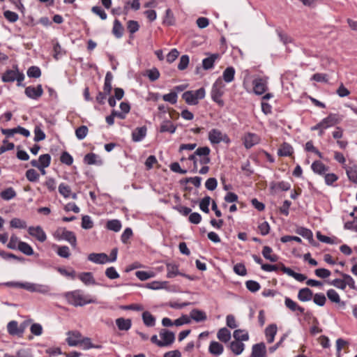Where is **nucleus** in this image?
<instances>
[{
    "instance_id": "1",
    "label": "nucleus",
    "mask_w": 357,
    "mask_h": 357,
    "mask_svg": "<svg viewBox=\"0 0 357 357\" xmlns=\"http://www.w3.org/2000/svg\"><path fill=\"white\" fill-rule=\"evenodd\" d=\"M65 297L68 303L75 306H84L86 304L96 303V299L90 295H86L83 291L77 289L65 294Z\"/></svg>"
},
{
    "instance_id": "2",
    "label": "nucleus",
    "mask_w": 357,
    "mask_h": 357,
    "mask_svg": "<svg viewBox=\"0 0 357 357\" xmlns=\"http://www.w3.org/2000/svg\"><path fill=\"white\" fill-rule=\"evenodd\" d=\"M233 337L235 339L229 344V349L235 355H240L244 350L245 344L242 341H248L249 335L248 332L241 329L235 330L233 333Z\"/></svg>"
},
{
    "instance_id": "3",
    "label": "nucleus",
    "mask_w": 357,
    "mask_h": 357,
    "mask_svg": "<svg viewBox=\"0 0 357 357\" xmlns=\"http://www.w3.org/2000/svg\"><path fill=\"white\" fill-rule=\"evenodd\" d=\"M1 79L3 82H13L17 81V86H24L22 82L24 79V75L20 72L17 65H13V69H8L2 75Z\"/></svg>"
},
{
    "instance_id": "4",
    "label": "nucleus",
    "mask_w": 357,
    "mask_h": 357,
    "mask_svg": "<svg viewBox=\"0 0 357 357\" xmlns=\"http://www.w3.org/2000/svg\"><path fill=\"white\" fill-rule=\"evenodd\" d=\"M225 86V85L221 77H219L213 83L211 91L212 100L220 107H222L225 105L223 100L221 98L224 94Z\"/></svg>"
},
{
    "instance_id": "5",
    "label": "nucleus",
    "mask_w": 357,
    "mask_h": 357,
    "mask_svg": "<svg viewBox=\"0 0 357 357\" xmlns=\"http://www.w3.org/2000/svg\"><path fill=\"white\" fill-rule=\"evenodd\" d=\"M54 236L58 240H65L69 242L73 248L77 246V238L75 233L66 228H58L54 232Z\"/></svg>"
},
{
    "instance_id": "6",
    "label": "nucleus",
    "mask_w": 357,
    "mask_h": 357,
    "mask_svg": "<svg viewBox=\"0 0 357 357\" xmlns=\"http://www.w3.org/2000/svg\"><path fill=\"white\" fill-rule=\"evenodd\" d=\"M159 335L162 339L161 344L162 347H169L174 342L175 334L171 331L167 329H161L159 333Z\"/></svg>"
},
{
    "instance_id": "7",
    "label": "nucleus",
    "mask_w": 357,
    "mask_h": 357,
    "mask_svg": "<svg viewBox=\"0 0 357 357\" xmlns=\"http://www.w3.org/2000/svg\"><path fill=\"white\" fill-rule=\"evenodd\" d=\"M25 95L33 100H38L43 94V89L41 84H38L36 87L29 86L25 88Z\"/></svg>"
},
{
    "instance_id": "8",
    "label": "nucleus",
    "mask_w": 357,
    "mask_h": 357,
    "mask_svg": "<svg viewBox=\"0 0 357 357\" xmlns=\"http://www.w3.org/2000/svg\"><path fill=\"white\" fill-rule=\"evenodd\" d=\"M211 149L208 146H202L196 149L195 154L201 158L199 160L201 165H206L211 162V158L209 157Z\"/></svg>"
},
{
    "instance_id": "9",
    "label": "nucleus",
    "mask_w": 357,
    "mask_h": 357,
    "mask_svg": "<svg viewBox=\"0 0 357 357\" xmlns=\"http://www.w3.org/2000/svg\"><path fill=\"white\" fill-rule=\"evenodd\" d=\"M26 291L30 292H38L42 294H48L51 291L49 285L27 282Z\"/></svg>"
},
{
    "instance_id": "10",
    "label": "nucleus",
    "mask_w": 357,
    "mask_h": 357,
    "mask_svg": "<svg viewBox=\"0 0 357 357\" xmlns=\"http://www.w3.org/2000/svg\"><path fill=\"white\" fill-rule=\"evenodd\" d=\"M205 54L208 56L202 60V68L205 70H211L213 68L215 61L220 59V55L218 53L211 54L208 52Z\"/></svg>"
},
{
    "instance_id": "11",
    "label": "nucleus",
    "mask_w": 357,
    "mask_h": 357,
    "mask_svg": "<svg viewBox=\"0 0 357 357\" xmlns=\"http://www.w3.org/2000/svg\"><path fill=\"white\" fill-rule=\"evenodd\" d=\"M68 337L66 342L70 347H76L79 345L82 337L81 333L78 331H69L67 333Z\"/></svg>"
},
{
    "instance_id": "12",
    "label": "nucleus",
    "mask_w": 357,
    "mask_h": 357,
    "mask_svg": "<svg viewBox=\"0 0 357 357\" xmlns=\"http://www.w3.org/2000/svg\"><path fill=\"white\" fill-rule=\"evenodd\" d=\"M29 235L35 237L38 241L43 243L46 241L47 236L40 226L29 227L28 229Z\"/></svg>"
},
{
    "instance_id": "13",
    "label": "nucleus",
    "mask_w": 357,
    "mask_h": 357,
    "mask_svg": "<svg viewBox=\"0 0 357 357\" xmlns=\"http://www.w3.org/2000/svg\"><path fill=\"white\" fill-rule=\"evenodd\" d=\"M1 132L8 137L13 136L15 133L21 134L26 137L30 136L29 130L20 126L12 129H1Z\"/></svg>"
},
{
    "instance_id": "14",
    "label": "nucleus",
    "mask_w": 357,
    "mask_h": 357,
    "mask_svg": "<svg viewBox=\"0 0 357 357\" xmlns=\"http://www.w3.org/2000/svg\"><path fill=\"white\" fill-rule=\"evenodd\" d=\"M250 357H266V347L264 342L252 345Z\"/></svg>"
},
{
    "instance_id": "15",
    "label": "nucleus",
    "mask_w": 357,
    "mask_h": 357,
    "mask_svg": "<svg viewBox=\"0 0 357 357\" xmlns=\"http://www.w3.org/2000/svg\"><path fill=\"white\" fill-rule=\"evenodd\" d=\"M280 270L284 273H286L289 276L294 278L295 280H296L298 282H303L304 280H305L307 279V277L305 275H303L302 273H296L290 268L285 266L284 264L281 262H280Z\"/></svg>"
},
{
    "instance_id": "16",
    "label": "nucleus",
    "mask_w": 357,
    "mask_h": 357,
    "mask_svg": "<svg viewBox=\"0 0 357 357\" xmlns=\"http://www.w3.org/2000/svg\"><path fill=\"white\" fill-rule=\"evenodd\" d=\"M253 91L257 95H261L267 90L266 82L261 78L253 80Z\"/></svg>"
},
{
    "instance_id": "17",
    "label": "nucleus",
    "mask_w": 357,
    "mask_h": 357,
    "mask_svg": "<svg viewBox=\"0 0 357 357\" xmlns=\"http://www.w3.org/2000/svg\"><path fill=\"white\" fill-rule=\"evenodd\" d=\"M342 119L337 114H330L327 117L321 120L324 128L332 127L341 121Z\"/></svg>"
},
{
    "instance_id": "18",
    "label": "nucleus",
    "mask_w": 357,
    "mask_h": 357,
    "mask_svg": "<svg viewBox=\"0 0 357 357\" xmlns=\"http://www.w3.org/2000/svg\"><path fill=\"white\" fill-rule=\"evenodd\" d=\"M88 259L95 264H104L109 262V257L105 253H91Z\"/></svg>"
},
{
    "instance_id": "19",
    "label": "nucleus",
    "mask_w": 357,
    "mask_h": 357,
    "mask_svg": "<svg viewBox=\"0 0 357 357\" xmlns=\"http://www.w3.org/2000/svg\"><path fill=\"white\" fill-rule=\"evenodd\" d=\"M259 138L257 135L255 133L248 132L243 138V144L246 149H250L255 144H258Z\"/></svg>"
},
{
    "instance_id": "20",
    "label": "nucleus",
    "mask_w": 357,
    "mask_h": 357,
    "mask_svg": "<svg viewBox=\"0 0 357 357\" xmlns=\"http://www.w3.org/2000/svg\"><path fill=\"white\" fill-rule=\"evenodd\" d=\"M312 171L317 174L324 176L328 171L329 167L325 165L322 162L316 160L311 165Z\"/></svg>"
},
{
    "instance_id": "21",
    "label": "nucleus",
    "mask_w": 357,
    "mask_h": 357,
    "mask_svg": "<svg viewBox=\"0 0 357 357\" xmlns=\"http://www.w3.org/2000/svg\"><path fill=\"white\" fill-rule=\"evenodd\" d=\"M224 347L222 344L216 341H211L209 347L208 351L211 354L215 356H219L223 353Z\"/></svg>"
},
{
    "instance_id": "22",
    "label": "nucleus",
    "mask_w": 357,
    "mask_h": 357,
    "mask_svg": "<svg viewBox=\"0 0 357 357\" xmlns=\"http://www.w3.org/2000/svg\"><path fill=\"white\" fill-rule=\"evenodd\" d=\"M147 128L146 126L137 128L132 132V139L133 142H138L142 141L146 135Z\"/></svg>"
},
{
    "instance_id": "23",
    "label": "nucleus",
    "mask_w": 357,
    "mask_h": 357,
    "mask_svg": "<svg viewBox=\"0 0 357 357\" xmlns=\"http://www.w3.org/2000/svg\"><path fill=\"white\" fill-rule=\"evenodd\" d=\"M312 297L313 292L308 287L301 289L298 293V298L300 301L302 302L310 301V300H312Z\"/></svg>"
},
{
    "instance_id": "24",
    "label": "nucleus",
    "mask_w": 357,
    "mask_h": 357,
    "mask_svg": "<svg viewBox=\"0 0 357 357\" xmlns=\"http://www.w3.org/2000/svg\"><path fill=\"white\" fill-rule=\"evenodd\" d=\"M222 132L220 130L213 128L208 132V139L211 144H217L222 141Z\"/></svg>"
},
{
    "instance_id": "25",
    "label": "nucleus",
    "mask_w": 357,
    "mask_h": 357,
    "mask_svg": "<svg viewBox=\"0 0 357 357\" xmlns=\"http://www.w3.org/2000/svg\"><path fill=\"white\" fill-rule=\"evenodd\" d=\"M284 305L288 309H289L292 312L298 311L301 314L304 313V307L298 305L297 303H296L289 297L285 298Z\"/></svg>"
},
{
    "instance_id": "26",
    "label": "nucleus",
    "mask_w": 357,
    "mask_h": 357,
    "mask_svg": "<svg viewBox=\"0 0 357 357\" xmlns=\"http://www.w3.org/2000/svg\"><path fill=\"white\" fill-rule=\"evenodd\" d=\"M190 316V318L196 322L204 321L207 319L206 312L198 309L192 310Z\"/></svg>"
},
{
    "instance_id": "27",
    "label": "nucleus",
    "mask_w": 357,
    "mask_h": 357,
    "mask_svg": "<svg viewBox=\"0 0 357 357\" xmlns=\"http://www.w3.org/2000/svg\"><path fill=\"white\" fill-rule=\"evenodd\" d=\"M116 325L120 331H128L132 326V321L130 319H125L120 317L116 319Z\"/></svg>"
},
{
    "instance_id": "28",
    "label": "nucleus",
    "mask_w": 357,
    "mask_h": 357,
    "mask_svg": "<svg viewBox=\"0 0 357 357\" xmlns=\"http://www.w3.org/2000/svg\"><path fill=\"white\" fill-rule=\"evenodd\" d=\"M293 153L294 149L292 146L287 142H283L278 151V155L282 157L290 156Z\"/></svg>"
},
{
    "instance_id": "29",
    "label": "nucleus",
    "mask_w": 357,
    "mask_h": 357,
    "mask_svg": "<svg viewBox=\"0 0 357 357\" xmlns=\"http://www.w3.org/2000/svg\"><path fill=\"white\" fill-rule=\"evenodd\" d=\"M176 126H174L169 119L164 120L160 125L159 131L160 132H168L173 134L176 132Z\"/></svg>"
},
{
    "instance_id": "30",
    "label": "nucleus",
    "mask_w": 357,
    "mask_h": 357,
    "mask_svg": "<svg viewBox=\"0 0 357 357\" xmlns=\"http://www.w3.org/2000/svg\"><path fill=\"white\" fill-rule=\"evenodd\" d=\"M277 333V326L275 324H270L265 330V335L267 338V342L271 344L273 342L275 336Z\"/></svg>"
},
{
    "instance_id": "31",
    "label": "nucleus",
    "mask_w": 357,
    "mask_h": 357,
    "mask_svg": "<svg viewBox=\"0 0 357 357\" xmlns=\"http://www.w3.org/2000/svg\"><path fill=\"white\" fill-rule=\"evenodd\" d=\"M348 178L352 183L357 184V165L344 167Z\"/></svg>"
},
{
    "instance_id": "32",
    "label": "nucleus",
    "mask_w": 357,
    "mask_h": 357,
    "mask_svg": "<svg viewBox=\"0 0 357 357\" xmlns=\"http://www.w3.org/2000/svg\"><path fill=\"white\" fill-rule=\"evenodd\" d=\"M124 28L121 22L116 19L114 21L112 33L116 38H121L123 35Z\"/></svg>"
},
{
    "instance_id": "33",
    "label": "nucleus",
    "mask_w": 357,
    "mask_h": 357,
    "mask_svg": "<svg viewBox=\"0 0 357 357\" xmlns=\"http://www.w3.org/2000/svg\"><path fill=\"white\" fill-rule=\"evenodd\" d=\"M272 252L273 250L271 247L265 245L263 248L261 253L266 259L269 260L271 262H276L278 260V256L275 254L271 255Z\"/></svg>"
},
{
    "instance_id": "34",
    "label": "nucleus",
    "mask_w": 357,
    "mask_h": 357,
    "mask_svg": "<svg viewBox=\"0 0 357 357\" xmlns=\"http://www.w3.org/2000/svg\"><path fill=\"white\" fill-rule=\"evenodd\" d=\"M235 69L232 66H229L225 68L222 73V78L225 82L230 83L234 79Z\"/></svg>"
},
{
    "instance_id": "35",
    "label": "nucleus",
    "mask_w": 357,
    "mask_h": 357,
    "mask_svg": "<svg viewBox=\"0 0 357 357\" xmlns=\"http://www.w3.org/2000/svg\"><path fill=\"white\" fill-rule=\"evenodd\" d=\"M79 279L86 285L96 284L95 279L91 272H84L78 275Z\"/></svg>"
},
{
    "instance_id": "36",
    "label": "nucleus",
    "mask_w": 357,
    "mask_h": 357,
    "mask_svg": "<svg viewBox=\"0 0 357 357\" xmlns=\"http://www.w3.org/2000/svg\"><path fill=\"white\" fill-rule=\"evenodd\" d=\"M270 188L272 190H280L282 191H287L291 188V184L289 182L286 181H280V182H271L270 184Z\"/></svg>"
},
{
    "instance_id": "37",
    "label": "nucleus",
    "mask_w": 357,
    "mask_h": 357,
    "mask_svg": "<svg viewBox=\"0 0 357 357\" xmlns=\"http://www.w3.org/2000/svg\"><path fill=\"white\" fill-rule=\"evenodd\" d=\"M217 337L222 342H228L231 339V332L225 327L222 328L218 331Z\"/></svg>"
},
{
    "instance_id": "38",
    "label": "nucleus",
    "mask_w": 357,
    "mask_h": 357,
    "mask_svg": "<svg viewBox=\"0 0 357 357\" xmlns=\"http://www.w3.org/2000/svg\"><path fill=\"white\" fill-rule=\"evenodd\" d=\"M113 79V75L111 72H107L105 78V83L103 86V93L107 94V96L110 94L112 86V81Z\"/></svg>"
},
{
    "instance_id": "39",
    "label": "nucleus",
    "mask_w": 357,
    "mask_h": 357,
    "mask_svg": "<svg viewBox=\"0 0 357 357\" xmlns=\"http://www.w3.org/2000/svg\"><path fill=\"white\" fill-rule=\"evenodd\" d=\"M143 322L147 327H153L155 324V318L149 312L145 311L142 315Z\"/></svg>"
},
{
    "instance_id": "40",
    "label": "nucleus",
    "mask_w": 357,
    "mask_h": 357,
    "mask_svg": "<svg viewBox=\"0 0 357 357\" xmlns=\"http://www.w3.org/2000/svg\"><path fill=\"white\" fill-rule=\"evenodd\" d=\"M182 98L189 105H196L199 102L197 99L194 96L192 91H187L184 92L182 95Z\"/></svg>"
},
{
    "instance_id": "41",
    "label": "nucleus",
    "mask_w": 357,
    "mask_h": 357,
    "mask_svg": "<svg viewBox=\"0 0 357 357\" xmlns=\"http://www.w3.org/2000/svg\"><path fill=\"white\" fill-rule=\"evenodd\" d=\"M16 195V192L12 187H9L0 192V197L5 201H9L15 198Z\"/></svg>"
},
{
    "instance_id": "42",
    "label": "nucleus",
    "mask_w": 357,
    "mask_h": 357,
    "mask_svg": "<svg viewBox=\"0 0 357 357\" xmlns=\"http://www.w3.org/2000/svg\"><path fill=\"white\" fill-rule=\"evenodd\" d=\"M7 331L9 335L20 337L18 322L17 321L13 320L9 321L7 324Z\"/></svg>"
},
{
    "instance_id": "43",
    "label": "nucleus",
    "mask_w": 357,
    "mask_h": 357,
    "mask_svg": "<svg viewBox=\"0 0 357 357\" xmlns=\"http://www.w3.org/2000/svg\"><path fill=\"white\" fill-rule=\"evenodd\" d=\"M17 248L20 252H22V253L27 256H31L33 255V248L29 243L26 242L20 241L18 243Z\"/></svg>"
},
{
    "instance_id": "44",
    "label": "nucleus",
    "mask_w": 357,
    "mask_h": 357,
    "mask_svg": "<svg viewBox=\"0 0 357 357\" xmlns=\"http://www.w3.org/2000/svg\"><path fill=\"white\" fill-rule=\"evenodd\" d=\"M139 29V24L137 21L128 20L127 22V30L130 33V38H132V35L138 31Z\"/></svg>"
},
{
    "instance_id": "45",
    "label": "nucleus",
    "mask_w": 357,
    "mask_h": 357,
    "mask_svg": "<svg viewBox=\"0 0 357 357\" xmlns=\"http://www.w3.org/2000/svg\"><path fill=\"white\" fill-rule=\"evenodd\" d=\"M167 277L168 278H172L176 275H179L181 273L178 271V267L176 264H167Z\"/></svg>"
},
{
    "instance_id": "46",
    "label": "nucleus",
    "mask_w": 357,
    "mask_h": 357,
    "mask_svg": "<svg viewBox=\"0 0 357 357\" xmlns=\"http://www.w3.org/2000/svg\"><path fill=\"white\" fill-rule=\"evenodd\" d=\"M107 228L115 232L119 231L121 229V222L119 220H111L107 222Z\"/></svg>"
},
{
    "instance_id": "47",
    "label": "nucleus",
    "mask_w": 357,
    "mask_h": 357,
    "mask_svg": "<svg viewBox=\"0 0 357 357\" xmlns=\"http://www.w3.org/2000/svg\"><path fill=\"white\" fill-rule=\"evenodd\" d=\"M340 273L342 275V277L343 278L342 280H343V281H344L345 287H347V285H348L349 287V288L351 289H354V290L357 289L356 284H355V281L351 275L346 274V273Z\"/></svg>"
},
{
    "instance_id": "48",
    "label": "nucleus",
    "mask_w": 357,
    "mask_h": 357,
    "mask_svg": "<svg viewBox=\"0 0 357 357\" xmlns=\"http://www.w3.org/2000/svg\"><path fill=\"white\" fill-rule=\"evenodd\" d=\"M26 74L29 77L38 78L41 76V70L39 67L32 66L28 68Z\"/></svg>"
},
{
    "instance_id": "49",
    "label": "nucleus",
    "mask_w": 357,
    "mask_h": 357,
    "mask_svg": "<svg viewBox=\"0 0 357 357\" xmlns=\"http://www.w3.org/2000/svg\"><path fill=\"white\" fill-rule=\"evenodd\" d=\"M38 162L40 167H48L51 163V155L48 153L40 155Z\"/></svg>"
},
{
    "instance_id": "50",
    "label": "nucleus",
    "mask_w": 357,
    "mask_h": 357,
    "mask_svg": "<svg viewBox=\"0 0 357 357\" xmlns=\"http://www.w3.org/2000/svg\"><path fill=\"white\" fill-rule=\"evenodd\" d=\"M59 192L64 197V198H68L70 197L71 195V189L70 187L64 183H61L59 185Z\"/></svg>"
},
{
    "instance_id": "51",
    "label": "nucleus",
    "mask_w": 357,
    "mask_h": 357,
    "mask_svg": "<svg viewBox=\"0 0 357 357\" xmlns=\"http://www.w3.org/2000/svg\"><path fill=\"white\" fill-rule=\"evenodd\" d=\"M39 177V174L34 169H29L26 172V178L30 182L38 181Z\"/></svg>"
},
{
    "instance_id": "52",
    "label": "nucleus",
    "mask_w": 357,
    "mask_h": 357,
    "mask_svg": "<svg viewBox=\"0 0 357 357\" xmlns=\"http://www.w3.org/2000/svg\"><path fill=\"white\" fill-rule=\"evenodd\" d=\"M89 132V129L86 126H81L75 130V135L79 140L84 139Z\"/></svg>"
},
{
    "instance_id": "53",
    "label": "nucleus",
    "mask_w": 357,
    "mask_h": 357,
    "mask_svg": "<svg viewBox=\"0 0 357 357\" xmlns=\"http://www.w3.org/2000/svg\"><path fill=\"white\" fill-rule=\"evenodd\" d=\"M296 233L307 240L311 238V236L313 235L312 231L310 229L303 227H298L296 230Z\"/></svg>"
},
{
    "instance_id": "54",
    "label": "nucleus",
    "mask_w": 357,
    "mask_h": 357,
    "mask_svg": "<svg viewBox=\"0 0 357 357\" xmlns=\"http://www.w3.org/2000/svg\"><path fill=\"white\" fill-rule=\"evenodd\" d=\"M312 298L313 302L321 307L324 306L326 302V298L323 293H317L313 295Z\"/></svg>"
},
{
    "instance_id": "55",
    "label": "nucleus",
    "mask_w": 357,
    "mask_h": 357,
    "mask_svg": "<svg viewBox=\"0 0 357 357\" xmlns=\"http://www.w3.org/2000/svg\"><path fill=\"white\" fill-rule=\"evenodd\" d=\"M10 225L11 227L17 229H24L26 227V222L17 218H13L10 222Z\"/></svg>"
},
{
    "instance_id": "56",
    "label": "nucleus",
    "mask_w": 357,
    "mask_h": 357,
    "mask_svg": "<svg viewBox=\"0 0 357 357\" xmlns=\"http://www.w3.org/2000/svg\"><path fill=\"white\" fill-rule=\"evenodd\" d=\"M211 202V197L209 196H205L199 202V208L200 209L206 213H209V204Z\"/></svg>"
},
{
    "instance_id": "57",
    "label": "nucleus",
    "mask_w": 357,
    "mask_h": 357,
    "mask_svg": "<svg viewBox=\"0 0 357 357\" xmlns=\"http://www.w3.org/2000/svg\"><path fill=\"white\" fill-rule=\"evenodd\" d=\"M81 225L84 229H90L93 227V222L89 215H85L82 218Z\"/></svg>"
},
{
    "instance_id": "58",
    "label": "nucleus",
    "mask_w": 357,
    "mask_h": 357,
    "mask_svg": "<svg viewBox=\"0 0 357 357\" xmlns=\"http://www.w3.org/2000/svg\"><path fill=\"white\" fill-rule=\"evenodd\" d=\"M162 99L166 101L169 102L171 104H175L177 102L178 99V95L176 91H171L169 93L165 94L162 96Z\"/></svg>"
},
{
    "instance_id": "59",
    "label": "nucleus",
    "mask_w": 357,
    "mask_h": 357,
    "mask_svg": "<svg viewBox=\"0 0 357 357\" xmlns=\"http://www.w3.org/2000/svg\"><path fill=\"white\" fill-rule=\"evenodd\" d=\"M56 254L63 258H68L70 255V249L66 245L57 246Z\"/></svg>"
},
{
    "instance_id": "60",
    "label": "nucleus",
    "mask_w": 357,
    "mask_h": 357,
    "mask_svg": "<svg viewBox=\"0 0 357 357\" xmlns=\"http://www.w3.org/2000/svg\"><path fill=\"white\" fill-rule=\"evenodd\" d=\"M34 135L35 136L33 140L36 142L44 140L46 137L44 131L42 130V129L38 126H36L34 128Z\"/></svg>"
},
{
    "instance_id": "61",
    "label": "nucleus",
    "mask_w": 357,
    "mask_h": 357,
    "mask_svg": "<svg viewBox=\"0 0 357 357\" xmlns=\"http://www.w3.org/2000/svg\"><path fill=\"white\" fill-rule=\"evenodd\" d=\"M246 288L251 292H256L261 288L259 283L255 280H248L245 282Z\"/></svg>"
},
{
    "instance_id": "62",
    "label": "nucleus",
    "mask_w": 357,
    "mask_h": 357,
    "mask_svg": "<svg viewBox=\"0 0 357 357\" xmlns=\"http://www.w3.org/2000/svg\"><path fill=\"white\" fill-rule=\"evenodd\" d=\"M326 295H327V297L328 298V299L333 302V303H340V296L339 294H337V292L333 289H328L326 292Z\"/></svg>"
},
{
    "instance_id": "63",
    "label": "nucleus",
    "mask_w": 357,
    "mask_h": 357,
    "mask_svg": "<svg viewBox=\"0 0 357 357\" xmlns=\"http://www.w3.org/2000/svg\"><path fill=\"white\" fill-rule=\"evenodd\" d=\"M146 75L151 82L157 80L160 77V72L156 68L148 70Z\"/></svg>"
},
{
    "instance_id": "64",
    "label": "nucleus",
    "mask_w": 357,
    "mask_h": 357,
    "mask_svg": "<svg viewBox=\"0 0 357 357\" xmlns=\"http://www.w3.org/2000/svg\"><path fill=\"white\" fill-rule=\"evenodd\" d=\"M60 161L67 165H71L73 162V158L67 151H63L61 155Z\"/></svg>"
}]
</instances>
